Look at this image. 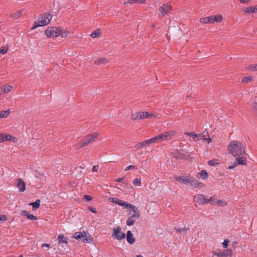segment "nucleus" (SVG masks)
Wrapping results in <instances>:
<instances>
[{
  "instance_id": "nucleus-1",
  "label": "nucleus",
  "mask_w": 257,
  "mask_h": 257,
  "mask_svg": "<svg viewBox=\"0 0 257 257\" xmlns=\"http://www.w3.org/2000/svg\"><path fill=\"white\" fill-rule=\"evenodd\" d=\"M229 152L234 157L242 155L245 153L244 148L240 142H231L228 146Z\"/></svg>"
},
{
  "instance_id": "nucleus-2",
  "label": "nucleus",
  "mask_w": 257,
  "mask_h": 257,
  "mask_svg": "<svg viewBox=\"0 0 257 257\" xmlns=\"http://www.w3.org/2000/svg\"><path fill=\"white\" fill-rule=\"evenodd\" d=\"M124 208L131 209L132 211V212L130 213V216L128 217L126 222L127 225L132 226L135 223L136 220L140 217V211L136 206L128 203Z\"/></svg>"
},
{
  "instance_id": "nucleus-3",
  "label": "nucleus",
  "mask_w": 257,
  "mask_h": 257,
  "mask_svg": "<svg viewBox=\"0 0 257 257\" xmlns=\"http://www.w3.org/2000/svg\"><path fill=\"white\" fill-rule=\"evenodd\" d=\"M52 20V16L49 13H45L42 15L34 23V26L31 28L34 30L39 27H43L48 25Z\"/></svg>"
},
{
  "instance_id": "nucleus-4",
  "label": "nucleus",
  "mask_w": 257,
  "mask_h": 257,
  "mask_svg": "<svg viewBox=\"0 0 257 257\" xmlns=\"http://www.w3.org/2000/svg\"><path fill=\"white\" fill-rule=\"evenodd\" d=\"M175 133L176 132L174 131L163 132L162 134L156 136L154 138L155 143H157L165 140H170L172 139V137L175 135Z\"/></svg>"
},
{
  "instance_id": "nucleus-5",
  "label": "nucleus",
  "mask_w": 257,
  "mask_h": 257,
  "mask_svg": "<svg viewBox=\"0 0 257 257\" xmlns=\"http://www.w3.org/2000/svg\"><path fill=\"white\" fill-rule=\"evenodd\" d=\"M98 135V133L96 132L86 135L81 141V148L95 142L97 140Z\"/></svg>"
},
{
  "instance_id": "nucleus-6",
  "label": "nucleus",
  "mask_w": 257,
  "mask_h": 257,
  "mask_svg": "<svg viewBox=\"0 0 257 257\" xmlns=\"http://www.w3.org/2000/svg\"><path fill=\"white\" fill-rule=\"evenodd\" d=\"M45 34L48 38L58 37L60 35V29L56 27H48L45 31Z\"/></svg>"
},
{
  "instance_id": "nucleus-7",
  "label": "nucleus",
  "mask_w": 257,
  "mask_h": 257,
  "mask_svg": "<svg viewBox=\"0 0 257 257\" xmlns=\"http://www.w3.org/2000/svg\"><path fill=\"white\" fill-rule=\"evenodd\" d=\"M112 236L117 240H121L125 238V234L121 231L120 227L117 226L113 229Z\"/></svg>"
},
{
  "instance_id": "nucleus-8",
  "label": "nucleus",
  "mask_w": 257,
  "mask_h": 257,
  "mask_svg": "<svg viewBox=\"0 0 257 257\" xmlns=\"http://www.w3.org/2000/svg\"><path fill=\"white\" fill-rule=\"evenodd\" d=\"M171 10V6L169 4H166L163 5L162 7L160 8V9H159V12L160 13V15H161V16H164Z\"/></svg>"
},
{
  "instance_id": "nucleus-9",
  "label": "nucleus",
  "mask_w": 257,
  "mask_h": 257,
  "mask_svg": "<svg viewBox=\"0 0 257 257\" xmlns=\"http://www.w3.org/2000/svg\"><path fill=\"white\" fill-rule=\"evenodd\" d=\"M93 241V237L87 232H81V241L84 243H91Z\"/></svg>"
},
{
  "instance_id": "nucleus-10",
  "label": "nucleus",
  "mask_w": 257,
  "mask_h": 257,
  "mask_svg": "<svg viewBox=\"0 0 257 257\" xmlns=\"http://www.w3.org/2000/svg\"><path fill=\"white\" fill-rule=\"evenodd\" d=\"M194 201L199 204H204L207 203V201H206L207 197L206 196L200 194L195 196Z\"/></svg>"
},
{
  "instance_id": "nucleus-11",
  "label": "nucleus",
  "mask_w": 257,
  "mask_h": 257,
  "mask_svg": "<svg viewBox=\"0 0 257 257\" xmlns=\"http://www.w3.org/2000/svg\"><path fill=\"white\" fill-rule=\"evenodd\" d=\"M108 200L109 202H110L111 203H114L116 204H118L121 206L123 207L124 208H125L126 206H127V205L128 204L126 202H124V201H122L117 198H114V197L109 198Z\"/></svg>"
},
{
  "instance_id": "nucleus-12",
  "label": "nucleus",
  "mask_w": 257,
  "mask_h": 257,
  "mask_svg": "<svg viewBox=\"0 0 257 257\" xmlns=\"http://www.w3.org/2000/svg\"><path fill=\"white\" fill-rule=\"evenodd\" d=\"M215 255L218 257H231L232 252L231 249H228L224 251L215 253Z\"/></svg>"
},
{
  "instance_id": "nucleus-13",
  "label": "nucleus",
  "mask_w": 257,
  "mask_h": 257,
  "mask_svg": "<svg viewBox=\"0 0 257 257\" xmlns=\"http://www.w3.org/2000/svg\"><path fill=\"white\" fill-rule=\"evenodd\" d=\"M242 11L246 14H253L257 13V6L249 7H244Z\"/></svg>"
},
{
  "instance_id": "nucleus-14",
  "label": "nucleus",
  "mask_w": 257,
  "mask_h": 257,
  "mask_svg": "<svg viewBox=\"0 0 257 257\" xmlns=\"http://www.w3.org/2000/svg\"><path fill=\"white\" fill-rule=\"evenodd\" d=\"M15 138H12V137L10 134H0V143L5 142L7 141H12L14 142V139Z\"/></svg>"
},
{
  "instance_id": "nucleus-15",
  "label": "nucleus",
  "mask_w": 257,
  "mask_h": 257,
  "mask_svg": "<svg viewBox=\"0 0 257 257\" xmlns=\"http://www.w3.org/2000/svg\"><path fill=\"white\" fill-rule=\"evenodd\" d=\"M17 186L21 192H24L26 189V184L24 181L21 179H18L16 180Z\"/></svg>"
},
{
  "instance_id": "nucleus-16",
  "label": "nucleus",
  "mask_w": 257,
  "mask_h": 257,
  "mask_svg": "<svg viewBox=\"0 0 257 257\" xmlns=\"http://www.w3.org/2000/svg\"><path fill=\"white\" fill-rule=\"evenodd\" d=\"M126 240L131 244H133L135 242V238L130 230L127 231Z\"/></svg>"
},
{
  "instance_id": "nucleus-17",
  "label": "nucleus",
  "mask_w": 257,
  "mask_h": 257,
  "mask_svg": "<svg viewBox=\"0 0 257 257\" xmlns=\"http://www.w3.org/2000/svg\"><path fill=\"white\" fill-rule=\"evenodd\" d=\"M236 164L244 165L246 164V158L244 157H238L236 158Z\"/></svg>"
},
{
  "instance_id": "nucleus-18",
  "label": "nucleus",
  "mask_w": 257,
  "mask_h": 257,
  "mask_svg": "<svg viewBox=\"0 0 257 257\" xmlns=\"http://www.w3.org/2000/svg\"><path fill=\"white\" fill-rule=\"evenodd\" d=\"M200 22L202 24H212L213 23V21L212 16H210L201 18Z\"/></svg>"
},
{
  "instance_id": "nucleus-19",
  "label": "nucleus",
  "mask_w": 257,
  "mask_h": 257,
  "mask_svg": "<svg viewBox=\"0 0 257 257\" xmlns=\"http://www.w3.org/2000/svg\"><path fill=\"white\" fill-rule=\"evenodd\" d=\"M190 185L194 186L195 188L199 189L202 188L203 186V183L198 182L194 178H193L192 180H191V183Z\"/></svg>"
},
{
  "instance_id": "nucleus-20",
  "label": "nucleus",
  "mask_w": 257,
  "mask_h": 257,
  "mask_svg": "<svg viewBox=\"0 0 257 257\" xmlns=\"http://www.w3.org/2000/svg\"><path fill=\"white\" fill-rule=\"evenodd\" d=\"M108 61L105 58H98L94 61V64L96 65H101L102 64L106 63Z\"/></svg>"
},
{
  "instance_id": "nucleus-21",
  "label": "nucleus",
  "mask_w": 257,
  "mask_h": 257,
  "mask_svg": "<svg viewBox=\"0 0 257 257\" xmlns=\"http://www.w3.org/2000/svg\"><path fill=\"white\" fill-rule=\"evenodd\" d=\"M140 113L141 115V119H144L145 118H151L154 115L152 113H150L147 111H140Z\"/></svg>"
},
{
  "instance_id": "nucleus-22",
  "label": "nucleus",
  "mask_w": 257,
  "mask_h": 257,
  "mask_svg": "<svg viewBox=\"0 0 257 257\" xmlns=\"http://www.w3.org/2000/svg\"><path fill=\"white\" fill-rule=\"evenodd\" d=\"M201 136L202 139L206 140L207 143L209 144L211 142V139L209 137L208 133L207 132H203L202 134H200Z\"/></svg>"
},
{
  "instance_id": "nucleus-23",
  "label": "nucleus",
  "mask_w": 257,
  "mask_h": 257,
  "mask_svg": "<svg viewBox=\"0 0 257 257\" xmlns=\"http://www.w3.org/2000/svg\"><path fill=\"white\" fill-rule=\"evenodd\" d=\"M58 240L59 243H67L68 238L65 237L64 235L62 234H59L58 236Z\"/></svg>"
},
{
  "instance_id": "nucleus-24",
  "label": "nucleus",
  "mask_w": 257,
  "mask_h": 257,
  "mask_svg": "<svg viewBox=\"0 0 257 257\" xmlns=\"http://www.w3.org/2000/svg\"><path fill=\"white\" fill-rule=\"evenodd\" d=\"M146 2V0H127L124 2V4H144Z\"/></svg>"
},
{
  "instance_id": "nucleus-25",
  "label": "nucleus",
  "mask_w": 257,
  "mask_h": 257,
  "mask_svg": "<svg viewBox=\"0 0 257 257\" xmlns=\"http://www.w3.org/2000/svg\"><path fill=\"white\" fill-rule=\"evenodd\" d=\"M217 200L214 197H211L209 199L207 198L206 201H207V203H210L212 205L216 206Z\"/></svg>"
},
{
  "instance_id": "nucleus-26",
  "label": "nucleus",
  "mask_w": 257,
  "mask_h": 257,
  "mask_svg": "<svg viewBox=\"0 0 257 257\" xmlns=\"http://www.w3.org/2000/svg\"><path fill=\"white\" fill-rule=\"evenodd\" d=\"M69 34V32L66 30H60V35L62 38H67Z\"/></svg>"
},
{
  "instance_id": "nucleus-27",
  "label": "nucleus",
  "mask_w": 257,
  "mask_h": 257,
  "mask_svg": "<svg viewBox=\"0 0 257 257\" xmlns=\"http://www.w3.org/2000/svg\"><path fill=\"white\" fill-rule=\"evenodd\" d=\"M5 93H7L11 91L13 89V86L9 85H2Z\"/></svg>"
},
{
  "instance_id": "nucleus-28",
  "label": "nucleus",
  "mask_w": 257,
  "mask_h": 257,
  "mask_svg": "<svg viewBox=\"0 0 257 257\" xmlns=\"http://www.w3.org/2000/svg\"><path fill=\"white\" fill-rule=\"evenodd\" d=\"M213 19V23L219 22L222 20V17L221 15L211 16Z\"/></svg>"
},
{
  "instance_id": "nucleus-29",
  "label": "nucleus",
  "mask_w": 257,
  "mask_h": 257,
  "mask_svg": "<svg viewBox=\"0 0 257 257\" xmlns=\"http://www.w3.org/2000/svg\"><path fill=\"white\" fill-rule=\"evenodd\" d=\"M30 205H32L33 208L37 209L40 206V200H37L36 201L32 202L29 204Z\"/></svg>"
},
{
  "instance_id": "nucleus-30",
  "label": "nucleus",
  "mask_w": 257,
  "mask_h": 257,
  "mask_svg": "<svg viewBox=\"0 0 257 257\" xmlns=\"http://www.w3.org/2000/svg\"><path fill=\"white\" fill-rule=\"evenodd\" d=\"M10 113V110H7L6 111H0V119L2 118L6 117Z\"/></svg>"
},
{
  "instance_id": "nucleus-31",
  "label": "nucleus",
  "mask_w": 257,
  "mask_h": 257,
  "mask_svg": "<svg viewBox=\"0 0 257 257\" xmlns=\"http://www.w3.org/2000/svg\"><path fill=\"white\" fill-rule=\"evenodd\" d=\"M101 33L99 30H97L96 31H94L93 33H91L90 35L91 37L92 38H97L99 37L100 36Z\"/></svg>"
},
{
  "instance_id": "nucleus-32",
  "label": "nucleus",
  "mask_w": 257,
  "mask_h": 257,
  "mask_svg": "<svg viewBox=\"0 0 257 257\" xmlns=\"http://www.w3.org/2000/svg\"><path fill=\"white\" fill-rule=\"evenodd\" d=\"M219 164V162L217 159H213L211 160H210L208 162V164L210 166H214L217 164Z\"/></svg>"
},
{
  "instance_id": "nucleus-33",
  "label": "nucleus",
  "mask_w": 257,
  "mask_h": 257,
  "mask_svg": "<svg viewBox=\"0 0 257 257\" xmlns=\"http://www.w3.org/2000/svg\"><path fill=\"white\" fill-rule=\"evenodd\" d=\"M200 176L203 179H206L208 177V174L205 170H201L200 172Z\"/></svg>"
},
{
  "instance_id": "nucleus-34",
  "label": "nucleus",
  "mask_w": 257,
  "mask_h": 257,
  "mask_svg": "<svg viewBox=\"0 0 257 257\" xmlns=\"http://www.w3.org/2000/svg\"><path fill=\"white\" fill-rule=\"evenodd\" d=\"M132 117L135 120H139L141 119V115L140 112H136L133 114Z\"/></svg>"
},
{
  "instance_id": "nucleus-35",
  "label": "nucleus",
  "mask_w": 257,
  "mask_h": 257,
  "mask_svg": "<svg viewBox=\"0 0 257 257\" xmlns=\"http://www.w3.org/2000/svg\"><path fill=\"white\" fill-rule=\"evenodd\" d=\"M226 204H227V203L223 199L219 200H217V203H216V205L217 206H223L226 205Z\"/></svg>"
},
{
  "instance_id": "nucleus-36",
  "label": "nucleus",
  "mask_w": 257,
  "mask_h": 257,
  "mask_svg": "<svg viewBox=\"0 0 257 257\" xmlns=\"http://www.w3.org/2000/svg\"><path fill=\"white\" fill-rule=\"evenodd\" d=\"M192 179H193V177H187V176H185L183 182L185 184H191V180H192Z\"/></svg>"
},
{
  "instance_id": "nucleus-37",
  "label": "nucleus",
  "mask_w": 257,
  "mask_h": 257,
  "mask_svg": "<svg viewBox=\"0 0 257 257\" xmlns=\"http://www.w3.org/2000/svg\"><path fill=\"white\" fill-rule=\"evenodd\" d=\"M146 145H147V144L145 143V141H144V142L139 143H138L137 144H136L135 146V148H137V149H139V148H143L144 147H145Z\"/></svg>"
},
{
  "instance_id": "nucleus-38",
  "label": "nucleus",
  "mask_w": 257,
  "mask_h": 257,
  "mask_svg": "<svg viewBox=\"0 0 257 257\" xmlns=\"http://www.w3.org/2000/svg\"><path fill=\"white\" fill-rule=\"evenodd\" d=\"M246 69L252 71H257V64L248 66L246 67Z\"/></svg>"
},
{
  "instance_id": "nucleus-39",
  "label": "nucleus",
  "mask_w": 257,
  "mask_h": 257,
  "mask_svg": "<svg viewBox=\"0 0 257 257\" xmlns=\"http://www.w3.org/2000/svg\"><path fill=\"white\" fill-rule=\"evenodd\" d=\"M133 184L136 186H141L142 183H141V179H139L138 178L134 179V180L133 181Z\"/></svg>"
},
{
  "instance_id": "nucleus-40",
  "label": "nucleus",
  "mask_w": 257,
  "mask_h": 257,
  "mask_svg": "<svg viewBox=\"0 0 257 257\" xmlns=\"http://www.w3.org/2000/svg\"><path fill=\"white\" fill-rule=\"evenodd\" d=\"M22 11H19L13 14V17L16 19H18L22 15Z\"/></svg>"
},
{
  "instance_id": "nucleus-41",
  "label": "nucleus",
  "mask_w": 257,
  "mask_h": 257,
  "mask_svg": "<svg viewBox=\"0 0 257 257\" xmlns=\"http://www.w3.org/2000/svg\"><path fill=\"white\" fill-rule=\"evenodd\" d=\"M252 80V78L250 76H248V77H244L242 80V82L243 83H246V82H250Z\"/></svg>"
},
{
  "instance_id": "nucleus-42",
  "label": "nucleus",
  "mask_w": 257,
  "mask_h": 257,
  "mask_svg": "<svg viewBox=\"0 0 257 257\" xmlns=\"http://www.w3.org/2000/svg\"><path fill=\"white\" fill-rule=\"evenodd\" d=\"M185 176H179V177H176L175 178V179L178 181L179 182H184V179Z\"/></svg>"
},
{
  "instance_id": "nucleus-43",
  "label": "nucleus",
  "mask_w": 257,
  "mask_h": 257,
  "mask_svg": "<svg viewBox=\"0 0 257 257\" xmlns=\"http://www.w3.org/2000/svg\"><path fill=\"white\" fill-rule=\"evenodd\" d=\"M187 230H188V228H185V227L183 228H177V227L176 228V230L177 232H181V233L184 232L186 231Z\"/></svg>"
},
{
  "instance_id": "nucleus-44",
  "label": "nucleus",
  "mask_w": 257,
  "mask_h": 257,
  "mask_svg": "<svg viewBox=\"0 0 257 257\" xmlns=\"http://www.w3.org/2000/svg\"><path fill=\"white\" fill-rule=\"evenodd\" d=\"M8 49L4 47L0 48V54H4L7 52Z\"/></svg>"
},
{
  "instance_id": "nucleus-45",
  "label": "nucleus",
  "mask_w": 257,
  "mask_h": 257,
  "mask_svg": "<svg viewBox=\"0 0 257 257\" xmlns=\"http://www.w3.org/2000/svg\"><path fill=\"white\" fill-rule=\"evenodd\" d=\"M27 218L28 219H29L32 220H36L37 219V218L36 216H34L32 214H30L29 213L27 216Z\"/></svg>"
},
{
  "instance_id": "nucleus-46",
  "label": "nucleus",
  "mask_w": 257,
  "mask_h": 257,
  "mask_svg": "<svg viewBox=\"0 0 257 257\" xmlns=\"http://www.w3.org/2000/svg\"><path fill=\"white\" fill-rule=\"evenodd\" d=\"M193 139L194 141H197L200 139H202L201 135L195 134Z\"/></svg>"
},
{
  "instance_id": "nucleus-47",
  "label": "nucleus",
  "mask_w": 257,
  "mask_h": 257,
  "mask_svg": "<svg viewBox=\"0 0 257 257\" xmlns=\"http://www.w3.org/2000/svg\"><path fill=\"white\" fill-rule=\"evenodd\" d=\"M83 198L87 201H90L92 199V197L90 195H85L83 197Z\"/></svg>"
},
{
  "instance_id": "nucleus-48",
  "label": "nucleus",
  "mask_w": 257,
  "mask_h": 257,
  "mask_svg": "<svg viewBox=\"0 0 257 257\" xmlns=\"http://www.w3.org/2000/svg\"><path fill=\"white\" fill-rule=\"evenodd\" d=\"M145 143H147V145L149 144L156 143L154 140V138H152L145 141Z\"/></svg>"
},
{
  "instance_id": "nucleus-49",
  "label": "nucleus",
  "mask_w": 257,
  "mask_h": 257,
  "mask_svg": "<svg viewBox=\"0 0 257 257\" xmlns=\"http://www.w3.org/2000/svg\"><path fill=\"white\" fill-rule=\"evenodd\" d=\"M229 240H224V242H222V245L224 248H227L228 247V243Z\"/></svg>"
},
{
  "instance_id": "nucleus-50",
  "label": "nucleus",
  "mask_w": 257,
  "mask_h": 257,
  "mask_svg": "<svg viewBox=\"0 0 257 257\" xmlns=\"http://www.w3.org/2000/svg\"><path fill=\"white\" fill-rule=\"evenodd\" d=\"M73 237L76 238V239H80V232H76L74 234Z\"/></svg>"
},
{
  "instance_id": "nucleus-51",
  "label": "nucleus",
  "mask_w": 257,
  "mask_h": 257,
  "mask_svg": "<svg viewBox=\"0 0 257 257\" xmlns=\"http://www.w3.org/2000/svg\"><path fill=\"white\" fill-rule=\"evenodd\" d=\"M130 169H137V167L134 165H130L126 167L125 171H128Z\"/></svg>"
},
{
  "instance_id": "nucleus-52",
  "label": "nucleus",
  "mask_w": 257,
  "mask_h": 257,
  "mask_svg": "<svg viewBox=\"0 0 257 257\" xmlns=\"http://www.w3.org/2000/svg\"><path fill=\"white\" fill-rule=\"evenodd\" d=\"M99 169L98 165L94 166L92 168V171L93 172H96L98 171Z\"/></svg>"
},
{
  "instance_id": "nucleus-53",
  "label": "nucleus",
  "mask_w": 257,
  "mask_h": 257,
  "mask_svg": "<svg viewBox=\"0 0 257 257\" xmlns=\"http://www.w3.org/2000/svg\"><path fill=\"white\" fill-rule=\"evenodd\" d=\"M7 220V217L6 215H0V221H6Z\"/></svg>"
},
{
  "instance_id": "nucleus-54",
  "label": "nucleus",
  "mask_w": 257,
  "mask_h": 257,
  "mask_svg": "<svg viewBox=\"0 0 257 257\" xmlns=\"http://www.w3.org/2000/svg\"><path fill=\"white\" fill-rule=\"evenodd\" d=\"M116 182H121L122 183H125V180H124V177H122L120 178H119L115 181Z\"/></svg>"
},
{
  "instance_id": "nucleus-55",
  "label": "nucleus",
  "mask_w": 257,
  "mask_h": 257,
  "mask_svg": "<svg viewBox=\"0 0 257 257\" xmlns=\"http://www.w3.org/2000/svg\"><path fill=\"white\" fill-rule=\"evenodd\" d=\"M21 214L23 216H28L29 213L26 210H22L21 212Z\"/></svg>"
},
{
  "instance_id": "nucleus-56",
  "label": "nucleus",
  "mask_w": 257,
  "mask_h": 257,
  "mask_svg": "<svg viewBox=\"0 0 257 257\" xmlns=\"http://www.w3.org/2000/svg\"><path fill=\"white\" fill-rule=\"evenodd\" d=\"M88 209H89L90 211H91L92 212H93V213H97V211H96V210H95V208H92V207H90V206H89V207H88Z\"/></svg>"
},
{
  "instance_id": "nucleus-57",
  "label": "nucleus",
  "mask_w": 257,
  "mask_h": 257,
  "mask_svg": "<svg viewBox=\"0 0 257 257\" xmlns=\"http://www.w3.org/2000/svg\"><path fill=\"white\" fill-rule=\"evenodd\" d=\"M237 166V165L236 164V163H234V165H231V166H229L228 167V169H229V170H231V169H233L234 168H235V167Z\"/></svg>"
},
{
  "instance_id": "nucleus-58",
  "label": "nucleus",
  "mask_w": 257,
  "mask_h": 257,
  "mask_svg": "<svg viewBox=\"0 0 257 257\" xmlns=\"http://www.w3.org/2000/svg\"><path fill=\"white\" fill-rule=\"evenodd\" d=\"M185 135H188V136H192L194 138V135L195 134H194L193 132H190V133H187V132H186L185 133Z\"/></svg>"
},
{
  "instance_id": "nucleus-59",
  "label": "nucleus",
  "mask_w": 257,
  "mask_h": 257,
  "mask_svg": "<svg viewBox=\"0 0 257 257\" xmlns=\"http://www.w3.org/2000/svg\"><path fill=\"white\" fill-rule=\"evenodd\" d=\"M5 92H4V88L2 86H1L0 87V95H1L2 94H4Z\"/></svg>"
},
{
  "instance_id": "nucleus-60",
  "label": "nucleus",
  "mask_w": 257,
  "mask_h": 257,
  "mask_svg": "<svg viewBox=\"0 0 257 257\" xmlns=\"http://www.w3.org/2000/svg\"><path fill=\"white\" fill-rule=\"evenodd\" d=\"M241 3H247L250 2V0H240Z\"/></svg>"
},
{
  "instance_id": "nucleus-61",
  "label": "nucleus",
  "mask_w": 257,
  "mask_h": 257,
  "mask_svg": "<svg viewBox=\"0 0 257 257\" xmlns=\"http://www.w3.org/2000/svg\"><path fill=\"white\" fill-rule=\"evenodd\" d=\"M42 246L43 247H49V244H47V243H44L42 244Z\"/></svg>"
},
{
  "instance_id": "nucleus-62",
  "label": "nucleus",
  "mask_w": 257,
  "mask_h": 257,
  "mask_svg": "<svg viewBox=\"0 0 257 257\" xmlns=\"http://www.w3.org/2000/svg\"><path fill=\"white\" fill-rule=\"evenodd\" d=\"M253 107L257 109V103H255L253 106Z\"/></svg>"
},
{
  "instance_id": "nucleus-63",
  "label": "nucleus",
  "mask_w": 257,
  "mask_h": 257,
  "mask_svg": "<svg viewBox=\"0 0 257 257\" xmlns=\"http://www.w3.org/2000/svg\"><path fill=\"white\" fill-rule=\"evenodd\" d=\"M137 257H143L142 255H139Z\"/></svg>"
},
{
  "instance_id": "nucleus-64",
  "label": "nucleus",
  "mask_w": 257,
  "mask_h": 257,
  "mask_svg": "<svg viewBox=\"0 0 257 257\" xmlns=\"http://www.w3.org/2000/svg\"><path fill=\"white\" fill-rule=\"evenodd\" d=\"M18 257H23V255L22 254V255H19Z\"/></svg>"
}]
</instances>
